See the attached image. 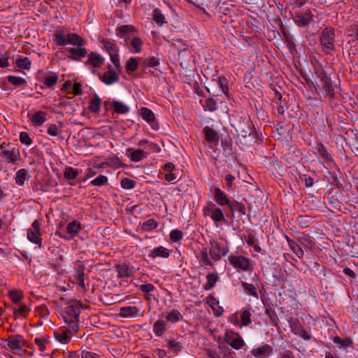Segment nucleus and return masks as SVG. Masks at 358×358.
<instances>
[{"label":"nucleus","mask_w":358,"mask_h":358,"mask_svg":"<svg viewBox=\"0 0 358 358\" xmlns=\"http://www.w3.org/2000/svg\"><path fill=\"white\" fill-rule=\"evenodd\" d=\"M63 305L66 306L61 311V317L64 322L69 327V331L77 333L80 329L78 322L80 319L81 303L76 300L61 297Z\"/></svg>","instance_id":"obj_1"},{"label":"nucleus","mask_w":358,"mask_h":358,"mask_svg":"<svg viewBox=\"0 0 358 358\" xmlns=\"http://www.w3.org/2000/svg\"><path fill=\"white\" fill-rule=\"evenodd\" d=\"M209 255L214 262H218L229 252L227 244H221L215 238L209 240Z\"/></svg>","instance_id":"obj_2"},{"label":"nucleus","mask_w":358,"mask_h":358,"mask_svg":"<svg viewBox=\"0 0 358 358\" xmlns=\"http://www.w3.org/2000/svg\"><path fill=\"white\" fill-rule=\"evenodd\" d=\"M203 213L205 217H210L217 226L218 222L226 220L223 210L210 201L203 208Z\"/></svg>","instance_id":"obj_3"},{"label":"nucleus","mask_w":358,"mask_h":358,"mask_svg":"<svg viewBox=\"0 0 358 358\" xmlns=\"http://www.w3.org/2000/svg\"><path fill=\"white\" fill-rule=\"evenodd\" d=\"M2 343L6 345L8 348L13 351V352L18 355L25 353V350H22V348L24 346V340L22 336L16 334L10 336L7 339H3Z\"/></svg>","instance_id":"obj_4"},{"label":"nucleus","mask_w":358,"mask_h":358,"mask_svg":"<svg viewBox=\"0 0 358 358\" xmlns=\"http://www.w3.org/2000/svg\"><path fill=\"white\" fill-rule=\"evenodd\" d=\"M103 48L108 52L110 58L117 71H120L121 65L119 59L118 48L117 45L108 40L103 39L101 41Z\"/></svg>","instance_id":"obj_5"},{"label":"nucleus","mask_w":358,"mask_h":358,"mask_svg":"<svg viewBox=\"0 0 358 358\" xmlns=\"http://www.w3.org/2000/svg\"><path fill=\"white\" fill-rule=\"evenodd\" d=\"M230 264L236 269H239L245 272L250 271V259L243 255H231L229 257Z\"/></svg>","instance_id":"obj_6"},{"label":"nucleus","mask_w":358,"mask_h":358,"mask_svg":"<svg viewBox=\"0 0 358 358\" xmlns=\"http://www.w3.org/2000/svg\"><path fill=\"white\" fill-rule=\"evenodd\" d=\"M321 44L324 51L329 52L334 49V31L327 28L323 30L321 36Z\"/></svg>","instance_id":"obj_7"},{"label":"nucleus","mask_w":358,"mask_h":358,"mask_svg":"<svg viewBox=\"0 0 358 358\" xmlns=\"http://www.w3.org/2000/svg\"><path fill=\"white\" fill-rule=\"evenodd\" d=\"M41 235V232L39 222L38 220H35L31 224V227L27 229V239L41 248L42 239Z\"/></svg>","instance_id":"obj_8"},{"label":"nucleus","mask_w":358,"mask_h":358,"mask_svg":"<svg viewBox=\"0 0 358 358\" xmlns=\"http://www.w3.org/2000/svg\"><path fill=\"white\" fill-rule=\"evenodd\" d=\"M224 340L227 344L235 350L241 349L245 344V342L241 335L234 331L227 333Z\"/></svg>","instance_id":"obj_9"},{"label":"nucleus","mask_w":358,"mask_h":358,"mask_svg":"<svg viewBox=\"0 0 358 358\" xmlns=\"http://www.w3.org/2000/svg\"><path fill=\"white\" fill-rule=\"evenodd\" d=\"M108 70L103 75L99 76V79L106 85H111L118 82L119 76L113 70L110 64L108 65Z\"/></svg>","instance_id":"obj_10"},{"label":"nucleus","mask_w":358,"mask_h":358,"mask_svg":"<svg viewBox=\"0 0 358 358\" xmlns=\"http://www.w3.org/2000/svg\"><path fill=\"white\" fill-rule=\"evenodd\" d=\"M228 80L224 77H220L217 79H215L212 80L210 84V87H219V92H216L215 91L210 92V88H207L209 92H212L214 95L219 96L221 93H224L227 94L228 92Z\"/></svg>","instance_id":"obj_11"},{"label":"nucleus","mask_w":358,"mask_h":358,"mask_svg":"<svg viewBox=\"0 0 358 358\" xmlns=\"http://www.w3.org/2000/svg\"><path fill=\"white\" fill-rule=\"evenodd\" d=\"M0 156L6 163L15 164L20 158L18 150L15 148L8 150H2L0 152Z\"/></svg>","instance_id":"obj_12"},{"label":"nucleus","mask_w":358,"mask_h":358,"mask_svg":"<svg viewBox=\"0 0 358 358\" xmlns=\"http://www.w3.org/2000/svg\"><path fill=\"white\" fill-rule=\"evenodd\" d=\"M119 315L121 317H136L143 316V312L137 306H124L120 308Z\"/></svg>","instance_id":"obj_13"},{"label":"nucleus","mask_w":358,"mask_h":358,"mask_svg":"<svg viewBox=\"0 0 358 358\" xmlns=\"http://www.w3.org/2000/svg\"><path fill=\"white\" fill-rule=\"evenodd\" d=\"M76 333H73L69 331V327H60L55 331V337L61 343L67 344L71 340V335H74Z\"/></svg>","instance_id":"obj_14"},{"label":"nucleus","mask_w":358,"mask_h":358,"mask_svg":"<svg viewBox=\"0 0 358 358\" xmlns=\"http://www.w3.org/2000/svg\"><path fill=\"white\" fill-rule=\"evenodd\" d=\"M140 115L141 117L150 125L152 129L154 130L159 129V127L155 122V115L150 109L145 107L141 108L140 110Z\"/></svg>","instance_id":"obj_15"},{"label":"nucleus","mask_w":358,"mask_h":358,"mask_svg":"<svg viewBox=\"0 0 358 358\" xmlns=\"http://www.w3.org/2000/svg\"><path fill=\"white\" fill-rule=\"evenodd\" d=\"M201 266L208 268L213 266V260L209 255V250L206 247L202 248L199 254L196 255Z\"/></svg>","instance_id":"obj_16"},{"label":"nucleus","mask_w":358,"mask_h":358,"mask_svg":"<svg viewBox=\"0 0 358 358\" xmlns=\"http://www.w3.org/2000/svg\"><path fill=\"white\" fill-rule=\"evenodd\" d=\"M126 155L131 162H138L143 159L147 158L149 155V152H145L142 149L134 150L133 148H129L126 150Z\"/></svg>","instance_id":"obj_17"},{"label":"nucleus","mask_w":358,"mask_h":358,"mask_svg":"<svg viewBox=\"0 0 358 358\" xmlns=\"http://www.w3.org/2000/svg\"><path fill=\"white\" fill-rule=\"evenodd\" d=\"M85 267L80 261H77L74 267L73 276L76 280L77 283L83 289H85Z\"/></svg>","instance_id":"obj_18"},{"label":"nucleus","mask_w":358,"mask_h":358,"mask_svg":"<svg viewBox=\"0 0 358 358\" xmlns=\"http://www.w3.org/2000/svg\"><path fill=\"white\" fill-rule=\"evenodd\" d=\"M203 132L205 136L206 142L209 144V146L215 145L218 143L219 137L217 131L210 127H205L203 129Z\"/></svg>","instance_id":"obj_19"},{"label":"nucleus","mask_w":358,"mask_h":358,"mask_svg":"<svg viewBox=\"0 0 358 358\" xmlns=\"http://www.w3.org/2000/svg\"><path fill=\"white\" fill-rule=\"evenodd\" d=\"M313 152L325 162H330L332 159L331 155L328 151V149L322 143H319L314 147Z\"/></svg>","instance_id":"obj_20"},{"label":"nucleus","mask_w":358,"mask_h":358,"mask_svg":"<svg viewBox=\"0 0 358 358\" xmlns=\"http://www.w3.org/2000/svg\"><path fill=\"white\" fill-rule=\"evenodd\" d=\"M214 200L215 201L221 206H229L230 204V200L229 199L227 194L222 191L220 188L216 187L213 190Z\"/></svg>","instance_id":"obj_21"},{"label":"nucleus","mask_w":358,"mask_h":358,"mask_svg":"<svg viewBox=\"0 0 358 358\" xmlns=\"http://www.w3.org/2000/svg\"><path fill=\"white\" fill-rule=\"evenodd\" d=\"M170 255L171 252L168 248L160 245L151 250L148 253V257L152 259L157 257L166 259L169 257Z\"/></svg>","instance_id":"obj_22"},{"label":"nucleus","mask_w":358,"mask_h":358,"mask_svg":"<svg viewBox=\"0 0 358 358\" xmlns=\"http://www.w3.org/2000/svg\"><path fill=\"white\" fill-rule=\"evenodd\" d=\"M294 20L298 26L306 27L308 25L312 20L311 13L310 11L299 13L294 17Z\"/></svg>","instance_id":"obj_23"},{"label":"nucleus","mask_w":358,"mask_h":358,"mask_svg":"<svg viewBox=\"0 0 358 358\" xmlns=\"http://www.w3.org/2000/svg\"><path fill=\"white\" fill-rule=\"evenodd\" d=\"M272 351V347L268 344H265L262 346L252 349L251 350V354L255 357L266 358L269 356Z\"/></svg>","instance_id":"obj_24"},{"label":"nucleus","mask_w":358,"mask_h":358,"mask_svg":"<svg viewBox=\"0 0 358 358\" xmlns=\"http://www.w3.org/2000/svg\"><path fill=\"white\" fill-rule=\"evenodd\" d=\"M152 331L156 336H162L166 331V321L162 318L156 320L153 324Z\"/></svg>","instance_id":"obj_25"},{"label":"nucleus","mask_w":358,"mask_h":358,"mask_svg":"<svg viewBox=\"0 0 358 358\" xmlns=\"http://www.w3.org/2000/svg\"><path fill=\"white\" fill-rule=\"evenodd\" d=\"M104 58L101 55L92 52L88 56L87 64L94 68H98L104 63Z\"/></svg>","instance_id":"obj_26"},{"label":"nucleus","mask_w":358,"mask_h":358,"mask_svg":"<svg viewBox=\"0 0 358 358\" xmlns=\"http://www.w3.org/2000/svg\"><path fill=\"white\" fill-rule=\"evenodd\" d=\"M144 144H146V147H145V150H148L147 152H149V155L151 153H159L161 152L160 147L153 142H150L147 139H143L138 142L137 145L138 146H144Z\"/></svg>","instance_id":"obj_27"},{"label":"nucleus","mask_w":358,"mask_h":358,"mask_svg":"<svg viewBox=\"0 0 358 358\" xmlns=\"http://www.w3.org/2000/svg\"><path fill=\"white\" fill-rule=\"evenodd\" d=\"M285 239L288 243L289 247L293 251V252L299 257L303 258L304 256V252L299 245V244L292 239L289 236H285Z\"/></svg>","instance_id":"obj_28"},{"label":"nucleus","mask_w":358,"mask_h":358,"mask_svg":"<svg viewBox=\"0 0 358 358\" xmlns=\"http://www.w3.org/2000/svg\"><path fill=\"white\" fill-rule=\"evenodd\" d=\"M47 113L38 110L32 115L31 122L34 126H41L47 120Z\"/></svg>","instance_id":"obj_29"},{"label":"nucleus","mask_w":358,"mask_h":358,"mask_svg":"<svg viewBox=\"0 0 358 358\" xmlns=\"http://www.w3.org/2000/svg\"><path fill=\"white\" fill-rule=\"evenodd\" d=\"M81 224L77 220L70 222L66 227V231L71 235V238L76 236L78 233L81 231Z\"/></svg>","instance_id":"obj_30"},{"label":"nucleus","mask_w":358,"mask_h":358,"mask_svg":"<svg viewBox=\"0 0 358 358\" xmlns=\"http://www.w3.org/2000/svg\"><path fill=\"white\" fill-rule=\"evenodd\" d=\"M30 176L28 171L25 169H20L18 170L15 176V180L17 185L22 186L24 185L25 181L29 179Z\"/></svg>","instance_id":"obj_31"},{"label":"nucleus","mask_w":358,"mask_h":358,"mask_svg":"<svg viewBox=\"0 0 358 358\" xmlns=\"http://www.w3.org/2000/svg\"><path fill=\"white\" fill-rule=\"evenodd\" d=\"M182 318V315L178 310L173 309L167 313L166 316V322L176 324L180 322Z\"/></svg>","instance_id":"obj_32"},{"label":"nucleus","mask_w":358,"mask_h":358,"mask_svg":"<svg viewBox=\"0 0 358 358\" xmlns=\"http://www.w3.org/2000/svg\"><path fill=\"white\" fill-rule=\"evenodd\" d=\"M297 240L301 245L306 248L313 249L315 247V243L313 238L308 234H301Z\"/></svg>","instance_id":"obj_33"},{"label":"nucleus","mask_w":358,"mask_h":358,"mask_svg":"<svg viewBox=\"0 0 358 358\" xmlns=\"http://www.w3.org/2000/svg\"><path fill=\"white\" fill-rule=\"evenodd\" d=\"M66 50L71 54L74 59L84 57L87 53L86 48H82V46H78L77 48H66Z\"/></svg>","instance_id":"obj_34"},{"label":"nucleus","mask_w":358,"mask_h":358,"mask_svg":"<svg viewBox=\"0 0 358 358\" xmlns=\"http://www.w3.org/2000/svg\"><path fill=\"white\" fill-rule=\"evenodd\" d=\"M112 106L114 112L118 114H126L129 111V107L126 103L120 101H113Z\"/></svg>","instance_id":"obj_35"},{"label":"nucleus","mask_w":358,"mask_h":358,"mask_svg":"<svg viewBox=\"0 0 358 358\" xmlns=\"http://www.w3.org/2000/svg\"><path fill=\"white\" fill-rule=\"evenodd\" d=\"M252 313L249 310H241L240 311L241 325V327L248 326L252 322Z\"/></svg>","instance_id":"obj_36"},{"label":"nucleus","mask_w":358,"mask_h":358,"mask_svg":"<svg viewBox=\"0 0 358 358\" xmlns=\"http://www.w3.org/2000/svg\"><path fill=\"white\" fill-rule=\"evenodd\" d=\"M58 76L55 73H52L43 78V84L47 88L52 87L58 81Z\"/></svg>","instance_id":"obj_37"},{"label":"nucleus","mask_w":358,"mask_h":358,"mask_svg":"<svg viewBox=\"0 0 358 358\" xmlns=\"http://www.w3.org/2000/svg\"><path fill=\"white\" fill-rule=\"evenodd\" d=\"M80 173L81 170L80 169H74L71 166H67L65 168L64 171V176L66 179L74 180L78 176V175Z\"/></svg>","instance_id":"obj_38"},{"label":"nucleus","mask_w":358,"mask_h":358,"mask_svg":"<svg viewBox=\"0 0 358 358\" xmlns=\"http://www.w3.org/2000/svg\"><path fill=\"white\" fill-rule=\"evenodd\" d=\"M152 19L159 25L162 26L167 24L164 15L159 8H155L152 12Z\"/></svg>","instance_id":"obj_39"},{"label":"nucleus","mask_w":358,"mask_h":358,"mask_svg":"<svg viewBox=\"0 0 358 358\" xmlns=\"http://www.w3.org/2000/svg\"><path fill=\"white\" fill-rule=\"evenodd\" d=\"M70 44L76 46H83V40L76 34H67L66 45Z\"/></svg>","instance_id":"obj_40"},{"label":"nucleus","mask_w":358,"mask_h":358,"mask_svg":"<svg viewBox=\"0 0 358 358\" xmlns=\"http://www.w3.org/2000/svg\"><path fill=\"white\" fill-rule=\"evenodd\" d=\"M54 36L58 45L64 46L66 45L67 34L63 30H56Z\"/></svg>","instance_id":"obj_41"},{"label":"nucleus","mask_w":358,"mask_h":358,"mask_svg":"<svg viewBox=\"0 0 358 358\" xmlns=\"http://www.w3.org/2000/svg\"><path fill=\"white\" fill-rule=\"evenodd\" d=\"M143 42L138 37H134L131 38L129 49L135 53H138L141 51Z\"/></svg>","instance_id":"obj_42"},{"label":"nucleus","mask_w":358,"mask_h":358,"mask_svg":"<svg viewBox=\"0 0 358 358\" xmlns=\"http://www.w3.org/2000/svg\"><path fill=\"white\" fill-rule=\"evenodd\" d=\"M229 210L234 213V211H238L241 215H244L246 214V209L245 206L236 201H234L233 202H230V204L228 206Z\"/></svg>","instance_id":"obj_43"},{"label":"nucleus","mask_w":358,"mask_h":358,"mask_svg":"<svg viewBox=\"0 0 358 358\" xmlns=\"http://www.w3.org/2000/svg\"><path fill=\"white\" fill-rule=\"evenodd\" d=\"M101 103V99L98 96H94L91 99L88 108L92 113H98L100 110V105Z\"/></svg>","instance_id":"obj_44"},{"label":"nucleus","mask_w":358,"mask_h":358,"mask_svg":"<svg viewBox=\"0 0 358 358\" xmlns=\"http://www.w3.org/2000/svg\"><path fill=\"white\" fill-rule=\"evenodd\" d=\"M207 282L204 285L206 290L211 289L215 287L216 282L218 280V275L215 273H210L206 276Z\"/></svg>","instance_id":"obj_45"},{"label":"nucleus","mask_w":358,"mask_h":358,"mask_svg":"<svg viewBox=\"0 0 358 358\" xmlns=\"http://www.w3.org/2000/svg\"><path fill=\"white\" fill-rule=\"evenodd\" d=\"M30 308L25 304H20L18 307L13 308V313L15 317H25L26 314L30 311Z\"/></svg>","instance_id":"obj_46"},{"label":"nucleus","mask_w":358,"mask_h":358,"mask_svg":"<svg viewBox=\"0 0 358 358\" xmlns=\"http://www.w3.org/2000/svg\"><path fill=\"white\" fill-rule=\"evenodd\" d=\"M242 287H243L245 292L250 296L258 299V293L257 291L256 287L250 283H248L245 282H242Z\"/></svg>","instance_id":"obj_47"},{"label":"nucleus","mask_w":358,"mask_h":358,"mask_svg":"<svg viewBox=\"0 0 358 358\" xmlns=\"http://www.w3.org/2000/svg\"><path fill=\"white\" fill-rule=\"evenodd\" d=\"M7 80L10 83L17 87L24 85L27 83V80L24 78L15 76L10 75L7 77Z\"/></svg>","instance_id":"obj_48"},{"label":"nucleus","mask_w":358,"mask_h":358,"mask_svg":"<svg viewBox=\"0 0 358 358\" xmlns=\"http://www.w3.org/2000/svg\"><path fill=\"white\" fill-rule=\"evenodd\" d=\"M312 220L313 219L308 215H299L296 219L298 224L302 229L308 227L310 224Z\"/></svg>","instance_id":"obj_49"},{"label":"nucleus","mask_w":358,"mask_h":358,"mask_svg":"<svg viewBox=\"0 0 358 358\" xmlns=\"http://www.w3.org/2000/svg\"><path fill=\"white\" fill-rule=\"evenodd\" d=\"M31 60L28 57L19 58L16 60L17 66L22 69H29L31 68Z\"/></svg>","instance_id":"obj_50"},{"label":"nucleus","mask_w":358,"mask_h":358,"mask_svg":"<svg viewBox=\"0 0 358 358\" xmlns=\"http://www.w3.org/2000/svg\"><path fill=\"white\" fill-rule=\"evenodd\" d=\"M321 81L323 83V87L326 92H329L331 95H333L334 93V88L330 78L327 76H324L321 79Z\"/></svg>","instance_id":"obj_51"},{"label":"nucleus","mask_w":358,"mask_h":358,"mask_svg":"<svg viewBox=\"0 0 358 358\" xmlns=\"http://www.w3.org/2000/svg\"><path fill=\"white\" fill-rule=\"evenodd\" d=\"M158 227V222L154 219H149L143 222L142 228L145 231L155 229Z\"/></svg>","instance_id":"obj_52"},{"label":"nucleus","mask_w":358,"mask_h":358,"mask_svg":"<svg viewBox=\"0 0 358 358\" xmlns=\"http://www.w3.org/2000/svg\"><path fill=\"white\" fill-rule=\"evenodd\" d=\"M183 237V233L181 230L179 229H173L171 231L169 234L170 240L173 243L178 242V241L181 240Z\"/></svg>","instance_id":"obj_53"},{"label":"nucleus","mask_w":358,"mask_h":358,"mask_svg":"<svg viewBox=\"0 0 358 358\" xmlns=\"http://www.w3.org/2000/svg\"><path fill=\"white\" fill-rule=\"evenodd\" d=\"M136 182L134 180L124 178L121 180V187L124 189H132L136 185Z\"/></svg>","instance_id":"obj_54"},{"label":"nucleus","mask_w":358,"mask_h":358,"mask_svg":"<svg viewBox=\"0 0 358 358\" xmlns=\"http://www.w3.org/2000/svg\"><path fill=\"white\" fill-rule=\"evenodd\" d=\"M108 177L103 175H100L96 177L95 179L92 180L90 182V185L93 186L100 187L108 182Z\"/></svg>","instance_id":"obj_55"},{"label":"nucleus","mask_w":358,"mask_h":358,"mask_svg":"<svg viewBox=\"0 0 358 358\" xmlns=\"http://www.w3.org/2000/svg\"><path fill=\"white\" fill-rule=\"evenodd\" d=\"M117 271L120 278H126L130 275V270L126 264L117 266Z\"/></svg>","instance_id":"obj_56"},{"label":"nucleus","mask_w":358,"mask_h":358,"mask_svg":"<svg viewBox=\"0 0 358 358\" xmlns=\"http://www.w3.org/2000/svg\"><path fill=\"white\" fill-rule=\"evenodd\" d=\"M47 133L52 136H59L62 134L61 129L55 124H48Z\"/></svg>","instance_id":"obj_57"},{"label":"nucleus","mask_w":358,"mask_h":358,"mask_svg":"<svg viewBox=\"0 0 358 358\" xmlns=\"http://www.w3.org/2000/svg\"><path fill=\"white\" fill-rule=\"evenodd\" d=\"M246 243H248V245H249L250 246H252L254 248V250L255 252H260L261 250H262V248L261 247L257 244V240L255 237V236L253 235H249L247 240H246Z\"/></svg>","instance_id":"obj_58"},{"label":"nucleus","mask_w":358,"mask_h":358,"mask_svg":"<svg viewBox=\"0 0 358 358\" xmlns=\"http://www.w3.org/2000/svg\"><path fill=\"white\" fill-rule=\"evenodd\" d=\"M167 347L174 352H178L182 349V344L179 341L172 340L167 343Z\"/></svg>","instance_id":"obj_59"},{"label":"nucleus","mask_w":358,"mask_h":358,"mask_svg":"<svg viewBox=\"0 0 358 358\" xmlns=\"http://www.w3.org/2000/svg\"><path fill=\"white\" fill-rule=\"evenodd\" d=\"M265 313H266V315H267L269 317L272 323L275 326H278V315H277L275 311L273 309H272L271 308H266Z\"/></svg>","instance_id":"obj_60"},{"label":"nucleus","mask_w":358,"mask_h":358,"mask_svg":"<svg viewBox=\"0 0 358 358\" xmlns=\"http://www.w3.org/2000/svg\"><path fill=\"white\" fill-rule=\"evenodd\" d=\"M34 311L36 315H39L41 317H45L49 315L48 308L45 305H40L36 307Z\"/></svg>","instance_id":"obj_61"},{"label":"nucleus","mask_w":358,"mask_h":358,"mask_svg":"<svg viewBox=\"0 0 358 358\" xmlns=\"http://www.w3.org/2000/svg\"><path fill=\"white\" fill-rule=\"evenodd\" d=\"M138 68V62L137 60L135 58H130L127 62L126 69L128 71L134 72Z\"/></svg>","instance_id":"obj_62"},{"label":"nucleus","mask_w":358,"mask_h":358,"mask_svg":"<svg viewBox=\"0 0 358 358\" xmlns=\"http://www.w3.org/2000/svg\"><path fill=\"white\" fill-rule=\"evenodd\" d=\"M20 141L22 144L30 145L32 143V140L27 132H21L20 134Z\"/></svg>","instance_id":"obj_63"},{"label":"nucleus","mask_w":358,"mask_h":358,"mask_svg":"<svg viewBox=\"0 0 358 358\" xmlns=\"http://www.w3.org/2000/svg\"><path fill=\"white\" fill-rule=\"evenodd\" d=\"M224 179L227 182V190L231 191L233 189L234 182L236 179L235 176L231 174H227L224 176Z\"/></svg>","instance_id":"obj_64"}]
</instances>
